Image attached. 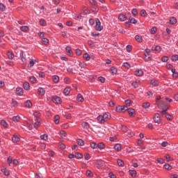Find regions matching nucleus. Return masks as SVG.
I'll use <instances>...</instances> for the list:
<instances>
[{
  "label": "nucleus",
  "instance_id": "f257e3e1",
  "mask_svg": "<svg viewBox=\"0 0 178 178\" xmlns=\"http://www.w3.org/2000/svg\"><path fill=\"white\" fill-rule=\"evenodd\" d=\"M111 118V113H104L102 115H99L97 117V120L101 123V124H104V123H105V122H108Z\"/></svg>",
  "mask_w": 178,
  "mask_h": 178
},
{
  "label": "nucleus",
  "instance_id": "f03ea898",
  "mask_svg": "<svg viewBox=\"0 0 178 178\" xmlns=\"http://www.w3.org/2000/svg\"><path fill=\"white\" fill-rule=\"evenodd\" d=\"M156 104L158 108H160V109H163V106L165 105V103L163 102V101L161 100V96L156 97Z\"/></svg>",
  "mask_w": 178,
  "mask_h": 178
},
{
  "label": "nucleus",
  "instance_id": "7ed1b4c3",
  "mask_svg": "<svg viewBox=\"0 0 178 178\" xmlns=\"http://www.w3.org/2000/svg\"><path fill=\"white\" fill-rule=\"evenodd\" d=\"M127 109L128 108L126 106H118L116 108L117 112L122 113L126 112Z\"/></svg>",
  "mask_w": 178,
  "mask_h": 178
},
{
  "label": "nucleus",
  "instance_id": "20e7f679",
  "mask_svg": "<svg viewBox=\"0 0 178 178\" xmlns=\"http://www.w3.org/2000/svg\"><path fill=\"white\" fill-rule=\"evenodd\" d=\"M96 22V30L97 31H101L103 30L104 26H101V22L99 21V19L97 18L95 19Z\"/></svg>",
  "mask_w": 178,
  "mask_h": 178
},
{
  "label": "nucleus",
  "instance_id": "39448f33",
  "mask_svg": "<svg viewBox=\"0 0 178 178\" xmlns=\"http://www.w3.org/2000/svg\"><path fill=\"white\" fill-rule=\"evenodd\" d=\"M154 123H157L159 124L161 123V115L159 113H156L154 117Z\"/></svg>",
  "mask_w": 178,
  "mask_h": 178
},
{
  "label": "nucleus",
  "instance_id": "423d86ee",
  "mask_svg": "<svg viewBox=\"0 0 178 178\" xmlns=\"http://www.w3.org/2000/svg\"><path fill=\"white\" fill-rule=\"evenodd\" d=\"M140 83H141V81L139 79H136L135 81L131 83L132 87L134 88H138V86H140Z\"/></svg>",
  "mask_w": 178,
  "mask_h": 178
},
{
  "label": "nucleus",
  "instance_id": "0eeeda50",
  "mask_svg": "<svg viewBox=\"0 0 178 178\" xmlns=\"http://www.w3.org/2000/svg\"><path fill=\"white\" fill-rule=\"evenodd\" d=\"M52 101L54 104H60L62 99L58 96H54L52 98Z\"/></svg>",
  "mask_w": 178,
  "mask_h": 178
},
{
  "label": "nucleus",
  "instance_id": "6e6552de",
  "mask_svg": "<svg viewBox=\"0 0 178 178\" xmlns=\"http://www.w3.org/2000/svg\"><path fill=\"white\" fill-rule=\"evenodd\" d=\"M144 75V72L142 70H136L135 71V76L138 77H141V76Z\"/></svg>",
  "mask_w": 178,
  "mask_h": 178
},
{
  "label": "nucleus",
  "instance_id": "1a4fd4ad",
  "mask_svg": "<svg viewBox=\"0 0 178 178\" xmlns=\"http://www.w3.org/2000/svg\"><path fill=\"white\" fill-rule=\"evenodd\" d=\"M65 51L68 56H73V51H72V48H70V47H67Z\"/></svg>",
  "mask_w": 178,
  "mask_h": 178
},
{
  "label": "nucleus",
  "instance_id": "9d476101",
  "mask_svg": "<svg viewBox=\"0 0 178 178\" xmlns=\"http://www.w3.org/2000/svg\"><path fill=\"white\" fill-rule=\"evenodd\" d=\"M40 123H41V120L37 118V119H36V122H35L34 123V124H33V127H34L35 129H38V127H40Z\"/></svg>",
  "mask_w": 178,
  "mask_h": 178
},
{
  "label": "nucleus",
  "instance_id": "9b49d317",
  "mask_svg": "<svg viewBox=\"0 0 178 178\" xmlns=\"http://www.w3.org/2000/svg\"><path fill=\"white\" fill-rule=\"evenodd\" d=\"M150 84L154 87H158V86H159V82L155 79H152L150 80Z\"/></svg>",
  "mask_w": 178,
  "mask_h": 178
},
{
  "label": "nucleus",
  "instance_id": "f8f14e48",
  "mask_svg": "<svg viewBox=\"0 0 178 178\" xmlns=\"http://www.w3.org/2000/svg\"><path fill=\"white\" fill-rule=\"evenodd\" d=\"M16 94H17V95H19V96L23 95V88H16Z\"/></svg>",
  "mask_w": 178,
  "mask_h": 178
},
{
  "label": "nucleus",
  "instance_id": "ddd939ff",
  "mask_svg": "<svg viewBox=\"0 0 178 178\" xmlns=\"http://www.w3.org/2000/svg\"><path fill=\"white\" fill-rule=\"evenodd\" d=\"M81 126L83 129H85L86 130H88V129H90V124H88V122H82Z\"/></svg>",
  "mask_w": 178,
  "mask_h": 178
},
{
  "label": "nucleus",
  "instance_id": "4468645a",
  "mask_svg": "<svg viewBox=\"0 0 178 178\" xmlns=\"http://www.w3.org/2000/svg\"><path fill=\"white\" fill-rule=\"evenodd\" d=\"M114 149L118 152H120L122 150V145H120L119 143L115 144V145L114 146Z\"/></svg>",
  "mask_w": 178,
  "mask_h": 178
},
{
  "label": "nucleus",
  "instance_id": "2eb2a0df",
  "mask_svg": "<svg viewBox=\"0 0 178 178\" xmlns=\"http://www.w3.org/2000/svg\"><path fill=\"white\" fill-rule=\"evenodd\" d=\"M163 111L161 112V115H163V116H165L166 115H168V113H166V111H168V108L165 106V104L163 105Z\"/></svg>",
  "mask_w": 178,
  "mask_h": 178
},
{
  "label": "nucleus",
  "instance_id": "dca6fc26",
  "mask_svg": "<svg viewBox=\"0 0 178 178\" xmlns=\"http://www.w3.org/2000/svg\"><path fill=\"white\" fill-rule=\"evenodd\" d=\"M129 23H131L132 24H136V23H137V20H136V19L134 18L129 19V20L125 23L126 26H127V24H129Z\"/></svg>",
  "mask_w": 178,
  "mask_h": 178
},
{
  "label": "nucleus",
  "instance_id": "f3484780",
  "mask_svg": "<svg viewBox=\"0 0 178 178\" xmlns=\"http://www.w3.org/2000/svg\"><path fill=\"white\" fill-rule=\"evenodd\" d=\"M149 106H150V104L149 102L143 103V108H144V111L147 112V109H148Z\"/></svg>",
  "mask_w": 178,
  "mask_h": 178
},
{
  "label": "nucleus",
  "instance_id": "a211bd4d",
  "mask_svg": "<svg viewBox=\"0 0 178 178\" xmlns=\"http://www.w3.org/2000/svg\"><path fill=\"white\" fill-rule=\"evenodd\" d=\"M118 19H119V20H120V22H125V20L127 18L126 17V15H124L123 14H120Z\"/></svg>",
  "mask_w": 178,
  "mask_h": 178
},
{
  "label": "nucleus",
  "instance_id": "6ab92c4d",
  "mask_svg": "<svg viewBox=\"0 0 178 178\" xmlns=\"http://www.w3.org/2000/svg\"><path fill=\"white\" fill-rule=\"evenodd\" d=\"M76 99L78 102H84V98L83 97V95L81 94H78Z\"/></svg>",
  "mask_w": 178,
  "mask_h": 178
},
{
  "label": "nucleus",
  "instance_id": "aec40b11",
  "mask_svg": "<svg viewBox=\"0 0 178 178\" xmlns=\"http://www.w3.org/2000/svg\"><path fill=\"white\" fill-rule=\"evenodd\" d=\"M24 90L29 91L30 90V83L29 82H25L23 85Z\"/></svg>",
  "mask_w": 178,
  "mask_h": 178
},
{
  "label": "nucleus",
  "instance_id": "412c9836",
  "mask_svg": "<svg viewBox=\"0 0 178 178\" xmlns=\"http://www.w3.org/2000/svg\"><path fill=\"white\" fill-rule=\"evenodd\" d=\"M12 140L14 143H18V141H20V138L17 135H13Z\"/></svg>",
  "mask_w": 178,
  "mask_h": 178
},
{
  "label": "nucleus",
  "instance_id": "4be33fe9",
  "mask_svg": "<svg viewBox=\"0 0 178 178\" xmlns=\"http://www.w3.org/2000/svg\"><path fill=\"white\" fill-rule=\"evenodd\" d=\"M177 23V19L175 17H172L170 19V24H176Z\"/></svg>",
  "mask_w": 178,
  "mask_h": 178
},
{
  "label": "nucleus",
  "instance_id": "5701e85b",
  "mask_svg": "<svg viewBox=\"0 0 178 178\" xmlns=\"http://www.w3.org/2000/svg\"><path fill=\"white\" fill-rule=\"evenodd\" d=\"M19 56L21 58L22 62H23L24 64H26V58L24 57V55L23 54V51H21L19 54Z\"/></svg>",
  "mask_w": 178,
  "mask_h": 178
},
{
  "label": "nucleus",
  "instance_id": "b1692460",
  "mask_svg": "<svg viewBox=\"0 0 178 178\" xmlns=\"http://www.w3.org/2000/svg\"><path fill=\"white\" fill-rule=\"evenodd\" d=\"M22 120V118L19 115L13 117V122H20Z\"/></svg>",
  "mask_w": 178,
  "mask_h": 178
},
{
  "label": "nucleus",
  "instance_id": "393cba45",
  "mask_svg": "<svg viewBox=\"0 0 178 178\" xmlns=\"http://www.w3.org/2000/svg\"><path fill=\"white\" fill-rule=\"evenodd\" d=\"M128 113L130 116H134V113H136V111L133 108H128Z\"/></svg>",
  "mask_w": 178,
  "mask_h": 178
},
{
  "label": "nucleus",
  "instance_id": "a878e982",
  "mask_svg": "<svg viewBox=\"0 0 178 178\" xmlns=\"http://www.w3.org/2000/svg\"><path fill=\"white\" fill-rule=\"evenodd\" d=\"M70 91H71L70 87H67L64 89L63 94L65 95H67L68 94H70Z\"/></svg>",
  "mask_w": 178,
  "mask_h": 178
},
{
  "label": "nucleus",
  "instance_id": "bb28decb",
  "mask_svg": "<svg viewBox=\"0 0 178 178\" xmlns=\"http://www.w3.org/2000/svg\"><path fill=\"white\" fill-rule=\"evenodd\" d=\"M38 92L40 95H45V90H44L43 88H38Z\"/></svg>",
  "mask_w": 178,
  "mask_h": 178
},
{
  "label": "nucleus",
  "instance_id": "cd10ccee",
  "mask_svg": "<svg viewBox=\"0 0 178 178\" xmlns=\"http://www.w3.org/2000/svg\"><path fill=\"white\" fill-rule=\"evenodd\" d=\"M25 106L26 108H31V106H33V104H31V102L30 100H27L25 102Z\"/></svg>",
  "mask_w": 178,
  "mask_h": 178
},
{
  "label": "nucleus",
  "instance_id": "c85d7f7f",
  "mask_svg": "<svg viewBox=\"0 0 178 178\" xmlns=\"http://www.w3.org/2000/svg\"><path fill=\"white\" fill-rule=\"evenodd\" d=\"M135 39L136 40V41H138V42H143V37H141L138 35H136L135 36Z\"/></svg>",
  "mask_w": 178,
  "mask_h": 178
},
{
  "label": "nucleus",
  "instance_id": "c756f323",
  "mask_svg": "<svg viewBox=\"0 0 178 178\" xmlns=\"http://www.w3.org/2000/svg\"><path fill=\"white\" fill-rule=\"evenodd\" d=\"M7 56L8 57V59H13V58H15V55L10 51L7 52Z\"/></svg>",
  "mask_w": 178,
  "mask_h": 178
},
{
  "label": "nucleus",
  "instance_id": "7c9ffc66",
  "mask_svg": "<svg viewBox=\"0 0 178 178\" xmlns=\"http://www.w3.org/2000/svg\"><path fill=\"white\" fill-rule=\"evenodd\" d=\"M145 60H146V62L151 60V54H149V55H148L147 53H145Z\"/></svg>",
  "mask_w": 178,
  "mask_h": 178
},
{
  "label": "nucleus",
  "instance_id": "2f4dec72",
  "mask_svg": "<svg viewBox=\"0 0 178 178\" xmlns=\"http://www.w3.org/2000/svg\"><path fill=\"white\" fill-rule=\"evenodd\" d=\"M90 3H91V5H92V6H94L95 8H97V6H98V3L97 2V1L95 0H90Z\"/></svg>",
  "mask_w": 178,
  "mask_h": 178
},
{
  "label": "nucleus",
  "instance_id": "473e14b6",
  "mask_svg": "<svg viewBox=\"0 0 178 178\" xmlns=\"http://www.w3.org/2000/svg\"><path fill=\"white\" fill-rule=\"evenodd\" d=\"M86 176H88V177H92V176H94V174H92V172H91V170H88L86 171Z\"/></svg>",
  "mask_w": 178,
  "mask_h": 178
},
{
  "label": "nucleus",
  "instance_id": "72a5a7b5",
  "mask_svg": "<svg viewBox=\"0 0 178 178\" xmlns=\"http://www.w3.org/2000/svg\"><path fill=\"white\" fill-rule=\"evenodd\" d=\"M97 148H99V149H104V148H105V144H104V143H100L97 145Z\"/></svg>",
  "mask_w": 178,
  "mask_h": 178
},
{
  "label": "nucleus",
  "instance_id": "f704fd0d",
  "mask_svg": "<svg viewBox=\"0 0 178 178\" xmlns=\"http://www.w3.org/2000/svg\"><path fill=\"white\" fill-rule=\"evenodd\" d=\"M42 43L44 44V45H48V44H49V40L48 39H47L46 38H43L42 39Z\"/></svg>",
  "mask_w": 178,
  "mask_h": 178
},
{
  "label": "nucleus",
  "instance_id": "c9c22d12",
  "mask_svg": "<svg viewBox=\"0 0 178 178\" xmlns=\"http://www.w3.org/2000/svg\"><path fill=\"white\" fill-rule=\"evenodd\" d=\"M53 81L54 83H59V76L56 75L53 76Z\"/></svg>",
  "mask_w": 178,
  "mask_h": 178
},
{
  "label": "nucleus",
  "instance_id": "e433bc0d",
  "mask_svg": "<svg viewBox=\"0 0 178 178\" xmlns=\"http://www.w3.org/2000/svg\"><path fill=\"white\" fill-rule=\"evenodd\" d=\"M40 26H42L43 27H45V26H47V22H45L44 19H41L40 20Z\"/></svg>",
  "mask_w": 178,
  "mask_h": 178
},
{
  "label": "nucleus",
  "instance_id": "4c0bfd02",
  "mask_svg": "<svg viewBox=\"0 0 178 178\" xmlns=\"http://www.w3.org/2000/svg\"><path fill=\"white\" fill-rule=\"evenodd\" d=\"M117 163H118V166H124V163L121 159H118Z\"/></svg>",
  "mask_w": 178,
  "mask_h": 178
},
{
  "label": "nucleus",
  "instance_id": "58836bf2",
  "mask_svg": "<svg viewBox=\"0 0 178 178\" xmlns=\"http://www.w3.org/2000/svg\"><path fill=\"white\" fill-rule=\"evenodd\" d=\"M20 29L22 31H24L25 33L26 31H29V26H21Z\"/></svg>",
  "mask_w": 178,
  "mask_h": 178
},
{
  "label": "nucleus",
  "instance_id": "ea45409f",
  "mask_svg": "<svg viewBox=\"0 0 178 178\" xmlns=\"http://www.w3.org/2000/svg\"><path fill=\"white\" fill-rule=\"evenodd\" d=\"M111 74H116L118 73V70L113 67L111 68Z\"/></svg>",
  "mask_w": 178,
  "mask_h": 178
},
{
  "label": "nucleus",
  "instance_id": "a19ab883",
  "mask_svg": "<svg viewBox=\"0 0 178 178\" xmlns=\"http://www.w3.org/2000/svg\"><path fill=\"white\" fill-rule=\"evenodd\" d=\"M59 119L60 118H59V115H58L54 117V123L56 124H59Z\"/></svg>",
  "mask_w": 178,
  "mask_h": 178
},
{
  "label": "nucleus",
  "instance_id": "79ce46f5",
  "mask_svg": "<svg viewBox=\"0 0 178 178\" xmlns=\"http://www.w3.org/2000/svg\"><path fill=\"white\" fill-rule=\"evenodd\" d=\"M76 143H77L78 145H81V146L84 145V140H83L82 139H78L76 140Z\"/></svg>",
  "mask_w": 178,
  "mask_h": 178
},
{
  "label": "nucleus",
  "instance_id": "37998d69",
  "mask_svg": "<svg viewBox=\"0 0 178 178\" xmlns=\"http://www.w3.org/2000/svg\"><path fill=\"white\" fill-rule=\"evenodd\" d=\"M74 157L76 158V159H81V158H83V154L81 153H76Z\"/></svg>",
  "mask_w": 178,
  "mask_h": 178
},
{
  "label": "nucleus",
  "instance_id": "c03bdc74",
  "mask_svg": "<svg viewBox=\"0 0 178 178\" xmlns=\"http://www.w3.org/2000/svg\"><path fill=\"white\" fill-rule=\"evenodd\" d=\"M1 126H3V127H5V128L8 127V123L4 120H2L1 121Z\"/></svg>",
  "mask_w": 178,
  "mask_h": 178
},
{
  "label": "nucleus",
  "instance_id": "a18cd8bd",
  "mask_svg": "<svg viewBox=\"0 0 178 178\" xmlns=\"http://www.w3.org/2000/svg\"><path fill=\"white\" fill-rule=\"evenodd\" d=\"M90 147H91V148H92L93 149H95L98 148V145H97L95 142H92V143L90 144Z\"/></svg>",
  "mask_w": 178,
  "mask_h": 178
},
{
  "label": "nucleus",
  "instance_id": "49530a36",
  "mask_svg": "<svg viewBox=\"0 0 178 178\" xmlns=\"http://www.w3.org/2000/svg\"><path fill=\"white\" fill-rule=\"evenodd\" d=\"M129 173L132 177H136V175H137V172L136 170H129Z\"/></svg>",
  "mask_w": 178,
  "mask_h": 178
},
{
  "label": "nucleus",
  "instance_id": "de8ad7c7",
  "mask_svg": "<svg viewBox=\"0 0 178 178\" xmlns=\"http://www.w3.org/2000/svg\"><path fill=\"white\" fill-rule=\"evenodd\" d=\"M41 140H44V141H47L48 140V135L47 134H43L40 136Z\"/></svg>",
  "mask_w": 178,
  "mask_h": 178
},
{
  "label": "nucleus",
  "instance_id": "09e8293b",
  "mask_svg": "<svg viewBox=\"0 0 178 178\" xmlns=\"http://www.w3.org/2000/svg\"><path fill=\"white\" fill-rule=\"evenodd\" d=\"M1 172L5 175V176H9V171L6 170V168H3L1 170Z\"/></svg>",
  "mask_w": 178,
  "mask_h": 178
},
{
  "label": "nucleus",
  "instance_id": "8fccbe9b",
  "mask_svg": "<svg viewBox=\"0 0 178 178\" xmlns=\"http://www.w3.org/2000/svg\"><path fill=\"white\" fill-rule=\"evenodd\" d=\"M131 13H132V15H134V16H137V15H138V12L137 11V9H136V8H134L131 10Z\"/></svg>",
  "mask_w": 178,
  "mask_h": 178
},
{
  "label": "nucleus",
  "instance_id": "3c124183",
  "mask_svg": "<svg viewBox=\"0 0 178 178\" xmlns=\"http://www.w3.org/2000/svg\"><path fill=\"white\" fill-rule=\"evenodd\" d=\"M172 62H176V60H178V55H174L171 58Z\"/></svg>",
  "mask_w": 178,
  "mask_h": 178
},
{
  "label": "nucleus",
  "instance_id": "603ef678",
  "mask_svg": "<svg viewBox=\"0 0 178 178\" xmlns=\"http://www.w3.org/2000/svg\"><path fill=\"white\" fill-rule=\"evenodd\" d=\"M167 162H170V161H172V157H170V155L169 154H166L165 156Z\"/></svg>",
  "mask_w": 178,
  "mask_h": 178
},
{
  "label": "nucleus",
  "instance_id": "864d4df0",
  "mask_svg": "<svg viewBox=\"0 0 178 178\" xmlns=\"http://www.w3.org/2000/svg\"><path fill=\"white\" fill-rule=\"evenodd\" d=\"M29 80L31 83H35L37 81V79H35L34 76H31Z\"/></svg>",
  "mask_w": 178,
  "mask_h": 178
},
{
  "label": "nucleus",
  "instance_id": "5fc2aeb1",
  "mask_svg": "<svg viewBox=\"0 0 178 178\" xmlns=\"http://www.w3.org/2000/svg\"><path fill=\"white\" fill-rule=\"evenodd\" d=\"M156 33V27H153L150 29L151 34H155Z\"/></svg>",
  "mask_w": 178,
  "mask_h": 178
},
{
  "label": "nucleus",
  "instance_id": "6e6d98bb",
  "mask_svg": "<svg viewBox=\"0 0 178 178\" xmlns=\"http://www.w3.org/2000/svg\"><path fill=\"white\" fill-rule=\"evenodd\" d=\"M166 119H168V120H173V117L172 115H170V114L167 113L165 115Z\"/></svg>",
  "mask_w": 178,
  "mask_h": 178
},
{
  "label": "nucleus",
  "instance_id": "4d7b16f0",
  "mask_svg": "<svg viewBox=\"0 0 178 178\" xmlns=\"http://www.w3.org/2000/svg\"><path fill=\"white\" fill-rule=\"evenodd\" d=\"M164 168L165 169H166L167 170H171L172 167L170 166V165L169 164H165L164 165Z\"/></svg>",
  "mask_w": 178,
  "mask_h": 178
},
{
  "label": "nucleus",
  "instance_id": "13d9d810",
  "mask_svg": "<svg viewBox=\"0 0 178 178\" xmlns=\"http://www.w3.org/2000/svg\"><path fill=\"white\" fill-rule=\"evenodd\" d=\"M83 58L84 59H86V60H88L89 59H90V55L87 53H86L84 55H83Z\"/></svg>",
  "mask_w": 178,
  "mask_h": 178
},
{
  "label": "nucleus",
  "instance_id": "bf43d9fd",
  "mask_svg": "<svg viewBox=\"0 0 178 178\" xmlns=\"http://www.w3.org/2000/svg\"><path fill=\"white\" fill-rule=\"evenodd\" d=\"M152 49L153 51H161V46H156L155 47H152Z\"/></svg>",
  "mask_w": 178,
  "mask_h": 178
},
{
  "label": "nucleus",
  "instance_id": "052dcab7",
  "mask_svg": "<svg viewBox=\"0 0 178 178\" xmlns=\"http://www.w3.org/2000/svg\"><path fill=\"white\" fill-rule=\"evenodd\" d=\"M161 147H168V145H169V143H168V141H163L161 143Z\"/></svg>",
  "mask_w": 178,
  "mask_h": 178
},
{
  "label": "nucleus",
  "instance_id": "680f3d73",
  "mask_svg": "<svg viewBox=\"0 0 178 178\" xmlns=\"http://www.w3.org/2000/svg\"><path fill=\"white\" fill-rule=\"evenodd\" d=\"M145 15H147V11H145V10H142L140 11V16H143L144 17H145Z\"/></svg>",
  "mask_w": 178,
  "mask_h": 178
},
{
  "label": "nucleus",
  "instance_id": "e2e57ef3",
  "mask_svg": "<svg viewBox=\"0 0 178 178\" xmlns=\"http://www.w3.org/2000/svg\"><path fill=\"white\" fill-rule=\"evenodd\" d=\"M97 164L99 165V168H101L102 166H104V161H98L97 162Z\"/></svg>",
  "mask_w": 178,
  "mask_h": 178
},
{
  "label": "nucleus",
  "instance_id": "0e129e2a",
  "mask_svg": "<svg viewBox=\"0 0 178 178\" xmlns=\"http://www.w3.org/2000/svg\"><path fill=\"white\" fill-rule=\"evenodd\" d=\"M34 60H31L29 62V67H33L34 66Z\"/></svg>",
  "mask_w": 178,
  "mask_h": 178
},
{
  "label": "nucleus",
  "instance_id": "69168bd1",
  "mask_svg": "<svg viewBox=\"0 0 178 178\" xmlns=\"http://www.w3.org/2000/svg\"><path fill=\"white\" fill-rule=\"evenodd\" d=\"M99 81H100V83H105V78L102 77V76H99L98 78Z\"/></svg>",
  "mask_w": 178,
  "mask_h": 178
},
{
  "label": "nucleus",
  "instance_id": "338daca9",
  "mask_svg": "<svg viewBox=\"0 0 178 178\" xmlns=\"http://www.w3.org/2000/svg\"><path fill=\"white\" fill-rule=\"evenodd\" d=\"M157 163H164L165 160H163V159H158L157 160Z\"/></svg>",
  "mask_w": 178,
  "mask_h": 178
},
{
  "label": "nucleus",
  "instance_id": "774afa93",
  "mask_svg": "<svg viewBox=\"0 0 178 178\" xmlns=\"http://www.w3.org/2000/svg\"><path fill=\"white\" fill-rule=\"evenodd\" d=\"M109 177L111 178H116V175L113 174V172H110L108 174Z\"/></svg>",
  "mask_w": 178,
  "mask_h": 178
}]
</instances>
